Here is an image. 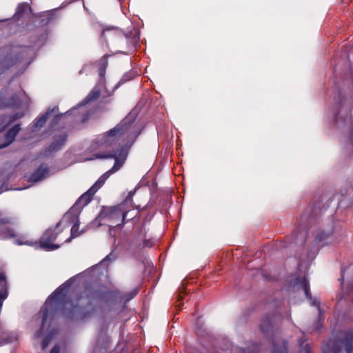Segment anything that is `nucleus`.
I'll return each instance as SVG.
<instances>
[{
	"label": "nucleus",
	"mask_w": 353,
	"mask_h": 353,
	"mask_svg": "<svg viewBox=\"0 0 353 353\" xmlns=\"http://www.w3.org/2000/svg\"><path fill=\"white\" fill-rule=\"evenodd\" d=\"M341 111L342 110H340V112L338 113V114L335 116V121L336 123H338L339 120L342 119V117L340 116Z\"/></svg>",
	"instance_id": "nucleus-27"
},
{
	"label": "nucleus",
	"mask_w": 353,
	"mask_h": 353,
	"mask_svg": "<svg viewBox=\"0 0 353 353\" xmlns=\"http://www.w3.org/2000/svg\"><path fill=\"white\" fill-rule=\"evenodd\" d=\"M104 73V70H101L100 71L99 74L101 79L99 81L96 87L88 95L86 99L80 103L77 108H73L64 114L55 116L52 121V125H54L57 124V123H58L59 121L70 114L74 115V121H76L84 122L88 119L89 112L88 108L85 105L92 101L96 99L99 96V94H103V97H106L110 94L109 92L106 91V88L105 86V79L103 78Z\"/></svg>",
	"instance_id": "nucleus-3"
},
{
	"label": "nucleus",
	"mask_w": 353,
	"mask_h": 353,
	"mask_svg": "<svg viewBox=\"0 0 353 353\" xmlns=\"http://www.w3.org/2000/svg\"><path fill=\"white\" fill-rule=\"evenodd\" d=\"M139 292V288H135L129 294L127 295V297H126V301H130L132 299H133L135 295L138 293Z\"/></svg>",
	"instance_id": "nucleus-24"
},
{
	"label": "nucleus",
	"mask_w": 353,
	"mask_h": 353,
	"mask_svg": "<svg viewBox=\"0 0 353 353\" xmlns=\"http://www.w3.org/2000/svg\"><path fill=\"white\" fill-rule=\"evenodd\" d=\"M30 99L24 92L20 91L14 95L7 90L0 93V108H13L17 112L12 116L6 115L0 117V132L14 121L21 118L28 110Z\"/></svg>",
	"instance_id": "nucleus-2"
},
{
	"label": "nucleus",
	"mask_w": 353,
	"mask_h": 353,
	"mask_svg": "<svg viewBox=\"0 0 353 353\" xmlns=\"http://www.w3.org/2000/svg\"><path fill=\"white\" fill-rule=\"evenodd\" d=\"M327 237V235H325L324 234H322V235H318L316 236V239H318V241H323L324 239H325Z\"/></svg>",
	"instance_id": "nucleus-28"
},
{
	"label": "nucleus",
	"mask_w": 353,
	"mask_h": 353,
	"mask_svg": "<svg viewBox=\"0 0 353 353\" xmlns=\"http://www.w3.org/2000/svg\"><path fill=\"white\" fill-rule=\"evenodd\" d=\"M78 228L79 223H74L71 228V234L70 237L67 238L65 240H63V239L60 238L59 239V242H60V243H63V242H68L70 241L71 239L78 236L80 234V233L78 232Z\"/></svg>",
	"instance_id": "nucleus-19"
},
{
	"label": "nucleus",
	"mask_w": 353,
	"mask_h": 353,
	"mask_svg": "<svg viewBox=\"0 0 353 353\" xmlns=\"http://www.w3.org/2000/svg\"><path fill=\"white\" fill-rule=\"evenodd\" d=\"M95 296H96V293H92V294H86L85 296L80 297L79 301L81 302V304H83V302L84 300H85L87 302H90V297L94 298Z\"/></svg>",
	"instance_id": "nucleus-23"
},
{
	"label": "nucleus",
	"mask_w": 353,
	"mask_h": 353,
	"mask_svg": "<svg viewBox=\"0 0 353 353\" xmlns=\"http://www.w3.org/2000/svg\"><path fill=\"white\" fill-rule=\"evenodd\" d=\"M8 223H9L8 219H0V235L2 238L7 239L14 236V232L5 225Z\"/></svg>",
	"instance_id": "nucleus-16"
},
{
	"label": "nucleus",
	"mask_w": 353,
	"mask_h": 353,
	"mask_svg": "<svg viewBox=\"0 0 353 353\" xmlns=\"http://www.w3.org/2000/svg\"><path fill=\"white\" fill-rule=\"evenodd\" d=\"M296 285L299 288H301L305 293L306 297L311 301V304L312 305L316 306L317 310L319 312V321L317 329H319L323 325V319H321V311L319 307V301L317 299H312L310 293V285L309 281L307 277L303 276L302 278H299L296 279Z\"/></svg>",
	"instance_id": "nucleus-10"
},
{
	"label": "nucleus",
	"mask_w": 353,
	"mask_h": 353,
	"mask_svg": "<svg viewBox=\"0 0 353 353\" xmlns=\"http://www.w3.org/2000/svg\"><path fill=\"white\" fill-rule=\"evenodd\" d=\"M54 337V332L49 333L47 336H45L44 339L43 340L41 346L42 349L44 350L50 344L51 340Z\"/></svg>",
	"instance_id": "nucleus-22"
},
{
	"label": "nucleus",
	"mask_w": 353,
	"mask_h": 353,
	"mask_svg": "<svg viewBox=\"0 0 353 353\" xmlns=\"http://www.w3.org/2000/svg\"><path fill=\"white\" fill-rule=\"evenodd\" d=\"M17 52V48L10 46L0 49V74L19 60V56L16 54Z\"/></svg>",
	"instance_id": "nucleus-9"
},
{
	"label": "nucleus",
	"mask_w": 353,
	"mask_h": 353,
	"mask_svg": "<svg viewBox=\"0 0 353 353\" xmlns=\"http://www.w3.org/2000/svg\"><path fill=\"white\" fill-rule=\"evenodd\" d=\"M50 111L48 110L45 114H43L41 117H40L39 118H38L34 123V128L35 129L41 128L45 124L47 119L50 117Z\"/></svg>",
	"instance_id": "nucleus-20"
},
{
	"label": "nucleus",
	"mask_w": 353,
	"mask_h": 353,
	"mask_svg": "<svg viewBox=\"0 0 353 353\" xmlns=\"http://www.w3.org/2000/svg\"><path fill=\"white\" fill-rule=\"evenodd\" d=\"M260 350V347L258 345L253 343L248 346L246 350L235 347L232 349L231 353H259Z\"/></svg>",
	"instance_id": "nucleus-17"
},
{
	"label": "nucleus",
	"mask_w": 353,
	"mask_h": 353,
	"mask_svg": "<svg viewBox=\"0 0 353 353\" xmlns=\"http://www.w3.org/2000/svg\"><path fill=\"white\" fill-rule=\"evenodd\" d=\"M15 242L18 245H32V243L30 241H22L19 239H17Z\"/></svg>",
	"instance_id": "nucleus-25"
},
{
	"label": "nucleus",
	"mask_w": 353,
	"mask_h": 353,
	"mask_svg": "<svg viewBox=\"0 0 353 353\" xmlns=\"http://www.w3.org/2000/svg\"><path fill=\"white\" fill-rule=\"evenodd\" d=\"M72 310H73L74 312H76V311H79V308H77V305H74V307H73V309H72Z\"/></svg>",
	"instance_id": "nucleus-31"
},
{
	"label": "nucleus",
	"mask_w": 353,
	"mask_h": 353,
	"mask_svg": "<svg viewBox=\"0 0 353 353\" xmlns=\"http://www.w3.org/2000/svg\"><path fill=\"white\" fill-rule=\"evenodd\" d=\"M19 130L20 126L19 124L14 125L10 130H9L5 136L4 142L0 144V149L10 145L14 141Z\"/></svg>",
	"instance_id": "nucleus-15"
},
{
	"label": "nucleus",
	"mask_w": 353,
	"mask_h": 353,
	"mask_svg": "<svg viewBox=\"0 0 353 353\" xmlns=\"http://www.w3.org/2000/svg\"><path fill=\"white\" fill-rule=\"evenodd\" d=\"M259 328L264 338L272 341V353H288V343L283 339L281 332L275 329L272 317H265Z\"/></svg>",
	"instance_id": "nucleus-5"
},
{
	"label": "nucleus",
	"mask_w": 353,
	"mask_h": 353,
	"mask_svg": "<svg viewBox=\"0 0 353 353\" xmlns=\"http://www.w3.org/2000/svg\"><path fill=\"white\" fill-rule=\"evenodd\" d=\"M17 340V335L11 334L9 336L7 333L0 330V346Z\"/></svg>",
	"instance_id": "nucleus-18"
},
{
	"label": "nucleus",
	"mask_w": 353,
	"mask_h": 353,
	"mask_svg": "<svg viewBox=\"0 0 353 353\" xmlns=\"http://www.w3.org/2000/svg\"><path fill=\"white\" fill-rule=\"evenodd\" d=\"M65 140L66 134L64 132H61L57 137H54L52 143L46 151V155L50 154L52 152L59 150L65 144Z\"/></svg>",
	"instance_id": "nucleus-12"
},
{
	"label": "nucleus",
	"mask_w": 353,
	"mask_h": 353,
	"mask_svg": "<svg viewBox=\"0 0 353 353\" xmlns=\"http://www.w3.org/2000/svg\"><path fill=\"white\" fill-rule=\"evenodd\" d=\"M71 212H69L65 214L62 219L57 224L54 232L52 230H47L40 239V247L46 250H53L59 248V244L53 243V242L59 238L61 230L60 228L63 225L65 226L69 221Z\"/></svg>",
	"instance_id": "nucleus-8"
},
{
	"label": "nucleus",
	"mask_w": 353,
	"mask_h": 353,
	"mask_svg": "<svg viewBox=\"0 0 353 353\" xmlns=\"http://www.w3.org/2000/svg\"><path fill=\"white\" fill-rule=\"evenodd\" d=\"M139 134L138 129L134 124L133 117L129 115L113 129L106 134L99 136L93 141L90 146L91 150H99V152H96L93 157L86 160L113 158L115 161L114 164L78 199L71 211L82 208L88 204L92 196L104 184L108 178L122 167L127 157V150L131 146Z\"/></svg>",
	"instance_id": "nucleus-1"
},
{
	"label": "nucleus",
	"mask_w": 353,
	"mask_h": 353,
	"mask_svg": "<svg viewBox=\"0 0 353 353\" xmlns=\"http://www.w3.org/2000/svg\"><path fill=\"white\" fill-rule=\"evenodd\" d=\"M26 6H25V5L19 6L18 7V12H20V11H21V9L22 8H26Z\"/></svg>",
	"instance_id": "nucleus-30"
},
{
	"label": "nucleus",
	"mask_w": 353,
	"mask_h": 353,
	"mask_svg": "<svg viewBox=\"0 0 353 353\" xmlns=\"http://www.w3.org/2000/svg\"><path fill=\"white\" fill-rule=\"evenodd\" d=\"M50 353H60V347L58 345H56L52 349Z\"/></svg>",
	"instance_id": "nucleus-26"
},
{
	"label": "nucleus",
	"mask_w": 353,
	"mask_h": 353,
	"mask_svg": "<svg viewBox=\"0 0 353 353\" xmlns=\"http://www.w3.org/2000/svg\"><path fill=\"white\" fill-rule=\"evenodd\" d=\"M340 281L341 282L343 292L349 289L353 290V264L342 270V275Z\"/></svg>",
	"instance_id": "nucleus-11"
},
{
	"label": "nucleus",
	"mask_w": 353,
	"mask_h": 353,
	"mask_svg": "<svg viewBox=\"0 0 353 353\" xmlns=\"http://www.w3.org/2000/svg\"><path fill=\"white\" fill-rule=\"evenodd\" d=\"M133 194L134 192H130L124 202L119 206L103 210L98 219L106 218L112 221V223L115 224V225H119L123 223V221L128 211L125 209V206L132 203L131 197Z\"/></svg>",
	"instance_id": "nucleus-7"
},
{
	"label": "nucleus",
	"mask_w": 353,
	"mask_h": 353,
	"mask_svg": "<svg viewBox=\"0 0 353 353\" xmlns=\"http://www.w3.org/2000/svg\"><path fill=\"white\" fill-rule=\"evenodd\" d=\"M72 279L67 281L63 285L58 288L46 300L42 314V324L41 330L35 333V337L41 336V331L44 328L45 324L48 318L49 311L57 308L63 301L68 288L70 285Z\"/></svg>",
	"instance_id": "nucleus-6"
},
{
	"label": "nucleus",
	"mask_w": 353,
	"mask_h": 353,
	"mask_svg": "<svg viewBox=\"0 0 353 353\" xmlns=\"http://www.w3.org/2000/svg\"><path fill=\"white\" fill-rule=\"evenodd\" d=\"M301 353H310V345L299 341ZM351 353L353 352V329L341 331L330 339L323 353Z\"/></svg>",
	"instance_id": "nucleus-4"
},
{
	"label": "nucleus",
	"mask_w": 353,
	"mask_h": 353,
	"mask_svg": "<svg viewBox=\"0 0 353 353\" xmlns=\"http://www.w3.org/2000/svg\"><path fill=\"white\" fill-rule=\"evenodd\" d=\"M350 303L348 310L345 313V317L348 320L353 319V298L350 297Z\"/></svg>",
	"instance_id": "nucleus-21"
},
{
	"label": "nucleus",
	"mask_w": 353,
	"mask_h": 353,
	"mask_svg": "<svg viewBox=\"0 0 353 353\" xmlns=\"http://www.w3.org/2000/svg\"><path fill=\"white\" fill-rule=\"evenodd\" d=\"M50 174L48 168L45 165H41L29 177L31 182H37L43 180Z\"/></svg>",
	"instance_id": "nucleus-13"
},
{
	"label": "nucleus",
	"mask_w": 353,
	"mask_h": 353,
	"mask_svg": "<svg viewBox=\"0 0 353 353\" xmlns=\"http://www.w3.org/2000/svg\"><path fill=\"white\" fill-rule=\"evenodd\" d=\"M112 254H110L109 255H108L104 259L103 261H102V263H104L105 261H108V260H111L112 259Z\"/></svg>",
	"instance_id": "nucleus-29"
},
{
	"label": "nucleus",
	"mask_w": 353,
	"mask_h": 353,
	"mask_svg": "<svg viewBox=\"0 0 353 353\" xmlns=\"http://www.w3.org/2000/svg\"><path fill=\"white\" fill-rule=\"evenodd\" d=\"M8 296V288L6 275L0 267V310L2 307L3 301Z\"/></svg>",
	"instance_id": "nucleus-14"
},
{
	"label": "nucleus",
	"mask_w": 353,
	"mask_h": 353,
	"mask_svg": "<svg viewBox=\"0 0 353 353\" xmlns=\"http://www.w3.org/2000/svg\"><path fill=\"white\" fill-rule=\"evenodd\" d=\"M55 110H56V111H58V109H57V108H53V109H52V110H49L50 111V114H51V113H52V112H54Z\"/></svg>",
	"instance_id": "nucleus-32"
}]
</instances>
